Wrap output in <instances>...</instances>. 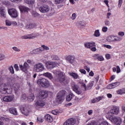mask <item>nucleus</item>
I'll return each mask as SVG.
<instances>
[{"mask_svg":"<svg viewBox=\"0 0 125 125\" xmlns=\"http://www.w3.org/2000/svg\"><path fill=\"white\" fill-rule=\"evenodd\" d=\"M69 74L70 76L72 77V78H73L74 79H77L79 78V75H78L77 73L71 72H69Z\"/></svg>","mask_w":125,"mask_h":125,"instance_id":"28","label":"nucleus"},{"mask_svg":"<svg viewBox=\"0 0 125 125\" xmlns=\"http://www.w3.org/2000/svg\"><path fill=\"white\" fill-rule=\"evenodd\" d=\"M34 99H35V96H34V94L33 93H31L27 98V100L29 102H32V101H34Z\"/></svg>","mask_w":125,"mask_h":125,"instance_id":"29","label":"nucleus"},{"mask_svg":"<svg viewBox=\"0 0 125 125\" xmlns=\"http://www.w3.org/2000/svg\"><path fill=\"white\" fill-rule=\"evenodd\" d=\"M107 88L108 89H113V88H115L114 87V85L112 83L109 84L107 86Z\"/></svg>","mask_w":125,"mask_h":125,"instance_id":"45","label":"nucleus"},{"mask_svg":"<svg viewBox=\"0 0 125 125\" xmlns=\"http://www.w3.org/2000/svg\"><path fill=\"white\" fill-rule=\"evenodd\" d=\"M84 46L86 48H89L91 49V51L95 52L96 51V45H95V42H89L87 43H85L84 44Z\"/></svg>","mask_w":125,"mask_h":125,"instance_id":"10","label":"nucleus"},{"mask_svg":"<svg viewBox=\"0 0 125 125\" xmlns=\"http://www.w3.org/2000/svg\"><path fill=\"white\" fill-rule=\"evenodd\" d=\"M0 17H1V18H6L5 8L4 7H0Z\"/></svg>","mask_w":125,"mask_h":125,"instance_id":"17","label":"nucleus"},{"mask_svg":"<svg viewBox=\"0 0 125 125\" xmlns=\"http://www.w3.org/2000/svg\"><path fill=\"white\" fill-rule=\"evenodd\" d=\"M25 28H26V29H33V28H35V24L33 23L27 24Z\"/></svg>","mask_w":125,"mask_h":125,"instance_id":"36","label":"nucleus"},{"mask_svg":"<svg viewBox=\"0 0 125 125\" xmlns=\"http://www.w3.org/2000/svg\"><path fill=\"white\" fill-rule=\"evenodd\" d=\"M21 113L23 115L27 117L29 116V114H30V109L27 107H23L21 109Z\"/></svg>","mask_w":125,"mask_h":125,"instance_id":"18","label":"nucleus"},{"mask_svg":"<svg viewBox=\"0 0 125 125\" xmlns=\"http://www.w3.org/2000/svg\"><path fill=\"white\" fill-rule=\"evenodd\" d=\"M44 105H45V104L43 102V101L41 100H38L35 103V107L36 108V109L41 108V107H43Z\"/></svg>","mask_w":125,"mask_h":125,"instance_id":"14","label":"nucleus"},{"mask_svg":"<svg viewBox=\"0 0 125 125\" xmlns=\"http://www.w3.org/2000/svg\"><path fill=\"white\" fill-rule=\"evenodd\" d=\"M9 111L10 114L14 115V116H17L18 115V112H17V109L15 107H12L9 109Z\"/></svg>","mask_w":125,"mask_h":125,"instance_id":"20","label":"nucleus"},{"mask_svg":"<svg viewBox=\"0 0 125 125\" xmlns=\"http://www.w3.org/2000/svg\"><path fill=\"white\" fill-rule=\"evenodd\" d=\"M104 25H105V26H110V21H109V20H106L104 21Z\"/></svg>","mask_w":125,"mask_h":125,"instance_id":"50","label":"nucleus"},{"mask_svg":"<svg viewBox=\"0 0 125 125\" xmlns=\"http://www.w3.org/2000/svg\"><path fill=\"white\" fill-rule=\"evenodd\" d=\"M37 122L42 124L43 122V119L42 117H39L37 118Z\"/></svg>","mask_w":125,"mask_h":125,"instance_id":"39","label":"nucleus"},{"mask_svg":"<svg viewBox=\"0 0 125 125\" xmlns=\"http://www.w3.org/2000/svg\"><path fill=\"white\" fill-rule=\"evenodd\" d=\"M45 70L44 65L42 62H38L35 64L33 66V71L36 73H41Z\"/></svg>","mask_w":125,"mask_h":125,"instance_id":"5","label":"nucleus"},{"mask_svg":"<svg viewBox=\"0 0 125 125\" xmlns=\"http://www.w3.org/2000/svg\"><path fill=\"white\" fill-rule=\"evenodd\" d=\"M67 61L70 63V64H73L74 61H75V56H68L66 58Z\"/></svg>","mask_w":125,"mask_h":125,"instance_id":"22","label":"nucleus"},{"mask_svg":"<svg viewBox=\"0 0 125 125\" xmlns=\"http://www.w3.org/2000/svg\"><path fill=\"white\" fill-rule=\"evenodd\" d=\"M39 10L42 13H47L49 16H52L55 13V10L54 9H51L47 5H43L39 7Z\"/></svg>","mask_w":125,"mask_h":125,"instance_id":"3","label":"nucleus"},{"mask_svg":"<svg viewBox=\"0 0 125 125\" xmlns=\"http://www.w3.org/2000/svg\"><path fill=\"white\" fill-rule=\"evenodd\" d=\"M67 93V92L65 90H61L57 94L56 98V101L57 103H62L64 101V97L65 94Z\"/></svg>","mask_w":125,"mask_h":125,"instance_id":"7","label":"nucleus"},{"mask_svg":"<svg viewBox=\"0 0 125 125\" xmlns=\"http://www.w3.org/2000/svg\"><path fill=\"white\" fill-rule=\"evenodd\" d=\"M73 90L76 93H77V94H81V92L79 91V89H78V88H77L76 86L73 87Z\"/></svg>","mask_w":125,"mask_h":125,"instance_id":"41","label":"nucleus"},{"mask_svg":"<svg viewBox=\"0 0 125 125\" xmlns=\"http://www.w3.org/2000/svg\"><path fill=\"white\" fill-rule=\"evenodd\" d=\"M115 78H116V76L115 75L111 76L110 79V82H112V81H114V80H115Z\"/></svg>","mask_w":125,"mask_h":125,"instance_id":"62","label":"nucleus"},{"mask_svg":"<svg viewBox=\"0 0 125 125\" xmlns=\"http://www.w3.org/2000/svg\"><path fill=\"white\" fill-rule=\"evenodd\" d=\"M116 72L117 74H119V73H121V68L119 66H116Z\"/></svg>","mask_w":125,"mask_h":125,"instance_id":"57","label":"nucleus"},{"mask_svg":"<svg viewBox=\"0 0 125 125\" xmlns=\"http://www.w3.org/2000/svg\"><path fill=\"white\" fill-rule=\"evenodd\" d=\"M12 49L16 52H20V51H21V50L16 46L13 47Z\"/></svg>","mask_w":125,"mask_h":125,"instance_id":"40","label":"nucleus"},{"mask_svg":"<svg viewBox=\"0 0 125 125\" xmlns=\"http://www.w3.org/2000/svg\"><path fill=\"white\" fill-rule=\"evenodd\" d=\"M56 66H57V62H48L46 63V67L47 68V69L50 70L53 69V68H55Z\"/></svg>","mask_w":125,"mask_h":125,"instance_id":"13","label":"nucleus"},{"mask_svg":"<svg viewBox=\"0 0 125 125\" xmlns=\"http://www.w3.org/2000/svg\"><path fill=\"white\" fill-rule=\"evenodd\" d=\"M0 120L5 121V122H9V119L6 117H0Z\"/></svg>","mask_w":125,"mask_h":125,"instance_id":"49","label":"nucleus"},{"mask_svg":"<svg viewBox=\"0 0 125 125\" xmlns=\"http://www.w3.org/2000/svg\"><path fill=\"white\" fill-rule=\"evenodd\" d=\"M122 4H123V0H119V2H118L119 8H121V7L122 6Z\"/></svg>","mask_w":125,"mask_h":125,"instance_id":"56","label":"nucleus"},{"mask_svg":"<svg viewBox=\"0 0 125 125\" xmlns=\"http://www.w3.org/2000/svg\"><path fill=\"white\" fill-rule=\"evenodd\" d=\"M102 31L104 33H106L108 31V27L107 26H104L102 28Z\"/></svg>","mask_w":125,"mask_h":125,"instance_id":"51","label":"nucleus"},{"mask_svg":"<svg viewBox=\"0 0 125 125\" xmlns=\"http://www.w3.org/2000/svg\"><path fill=\"white\" fill-rule=\"evenodd\" d=\"M102 98H103V97H101V96H99L96 98L97 102H99V101H100L101 100H102Z\"/></svg>","mask_w":125,"mask_h":125,"instance_id":"58","label":"nucleus"},{"mask_svg":"<svg viewBox=\"0 0 125 125\" xmlns=\"http://www.w3.org/2000/svg\"><path fill=\"white\" fill-rule=\"evenodd\" d=\"M19 88V84H14L13 85L11 86V88H8L7 87V85L4 83H2L0 84V92L2 94H6V93L9 94L12 92V90H18Z\"/></svg>","mask_w":125,"mask_h":125,"instance_id":"1","label":"nucleus"},{"mask_svg":"<svg viewBox=\"0 0 125 125\" xmlns=\"http://www.w3.org/2000/svg\"><path fill=\"white\" fill-rule=\"evenodd\" d=\"M52 72L54 75H56L57 77L58 78L57 81L64 84L67 83V80H66V79L65 78V73L57 70H54Z\"/></svg>","mask_w":125,"mask_h":125,"instance_id":"4","label":"nucleus"},{"mask_svg":"<svg viewBox=\"0 0 125 125\" xmlns=\"http://www.w3.org/2000/svg\"><path fill=\"white\" fill-rule=\"evenodd\" d=\"M21 39H31L30 35V34H28V35L23 36L21 37Z\"/></svg>","mask_w":125,"mask_h":125,"instance_id":"42","label":"nucleus"},{"mask_svg":"<svg viewBox=\"0 0 125 125\" xmlns=\"http://www.w3.org/2000/svg\"><path fill=\"white\" fill-rule=\"evenodd\" d=\"M104 47H105L106 48H107L108 49H111L112 48V46L110 45H107V44H103V45Z\"/></svg>","mask_w":125,"mask_h":125,"instance_id":"48","label":"nucleus"},{"mask_svg":"<svg viewBox=\"0 0 125 125\" xmlns=\"http://www.w3.org/2000/svg\"><path fill=\"white\" fill-rule=\"evenodd\" d=\"M37 83L40 86H42V87H48L50 85L49 81L45 78H40L37 80Z\"/></svg>","mask_w":125,"mask_h":125,"instance_id":"6","label":"nucleus"},{"mask_svg":"<svg viewBox=\"0 0 125 125\" xmlns=\"http://www.w3.org/2000/svg\"><path fill=\"white\" fill-rule=\"evenodd\" d=\"M24 2L29 4V5H34L35 3L34 0H24Z\"/></svg>","mask_w":125,"mask_h":125,"instance_id":"31","label":"nucleus"},{"mask_svg":"<svg viewBox=\"0 0 125 125\" xmlns=\"http://www.w3.org/2000/svg\"><path fill=\"white\" fill-rule=\"evenodd\" d=\"M30 39H35L40 36V34L39 33H35L30 34Z\"/></svg>","mask_w":125,"mask_h":125,"instance_id":"30","label":"nucleus"},{"mask_svg":"<svg viewBox=\"0 0 125 125\" xmlns=\"http://www.w3.org/2000/svg\"><path fill=\"white\" fill-rule=\"evenodd\" d=\"M20 68L21 70V71H22V72H24V73H27V72H28V69L30 68V65H29V64H28L27 62H25L23 63V65H20Z\"/></svg>","mask_w":125,"mask_h":125,"instance_id":"12","label":"nucleus"},{"mask_svg":"<svg viewBox=\"0 0 125 125\" xmlns=\"http://www.w3.org/2000/svg\"><path fill=\"white\" fill-rule=\"evenodd\" d=\"M77 18V14H76V13H73L71 17V19H72V20H75V19H76V18Z\"/></svg>","mask_w":125,"mask_h":125,"instance_id":"52","label":"nucleus"},{"mask_svg":"<svg viewBox=\"0 0 125 125\" xmlns=\"http://www.w3.org/2000/svg\"><path fill=\"white\" fill-rule=\"evenodd\" d=\"M99 125H110V124L107 121H103L99 124Z\"/></svg>","mask_w":125,"mask_h":125,"instance_id":"43","label":"nucleus"},{"mask_svg":"<svg viewBox=\"0 0 125 125\" xmlns=\"http://www.w3.org/2000/svg\"><path fill=\"white\" fill-rule=\"evenodd\" d=\"M5 59V56L2 54H0V61L3 60Z\"/></svg>","mask_w":125,"mask_h":125,"instance_id":"55","label":"nucleus"},{"mask_svg":"<svg viewBox=\"0 0 125 125\" xmlns=\"http://www.w3.org/2000/svg\"><path fill=\"white\" fill-rule=\"evenodd\" d=\"M109 120L112 124L117 125H121L122 123H123V119L121 117L117 116L109 117Z\"/></svg>","mask_w":125,"mask_h":125,"instance_id":"9","label":"nucleus"},{"mask_svg":"<svg viewBox=\"0 0 125 125\" xmlns=\"http://www.w3.org/2000/svg\"><path fill=\"white\" fill-rule=\"evenodd\" d=\"M84 68L85 69V70H86L87 71V72H88V73H89V71H90V68L89 67L85 66L84 67Z\"/></svg>","mask_w":125,"mask_h":125,"instance_id":"61","label":"nucleus"},{"mask_svg":"<svg viewBox=\"0 0 125 125\" xmlns=\"http://www.w3.org/2000/svg\"><path fill=\"white\" fill-rule=\"evenodd\" d=\"M80 73H81L82 74H83L84 75H85V74H86V71L84 69H80Z\"/></svg>","mask_w":125,"mask_h":125,"instance_id":"60","label":"nucleus"},{"mask_svg":"<svg viewBox=\"0 0 125 125\" xmlns=\"http://www.w3.org/2000/svg\"><path fill=\"white\" fill-rule=\"evenodd\" d=\"M95 37H100V32H99V30H96L95 31V33L94 34Z\"/></svg>","mask_w":125,"mask_h":125,"instance_id":"37","label":"nucleus"},{"mask_svg":"<svg viewBox=\"0 0 125 125\" xmlns=\"http://www.w3.org/2000/svg\"><path fill=\"white\" fill-rule=\"evenodd\" d=\"M65 0H55V2L56 4H59L60 3H62V2H64Z\"/></svg>","mask_w":125,"mask_h":125,"instance_id":"44","label":"nucleus"},{"mask_svg":"<svg viewBox=\"0 0 125 125\" xmlns=\"http://www.w3.org/2000/svg\"><path fill=\"white\" fill-rule=\"evenodd\" d=\"M76 124V121L74 118H70L66 120L63 124V125H74Z\"/></svg>","mask_w":125,"mask_h":125,"instance_id":"15","label":"nucleus"},{"mask_svg":"<svg viewBox=\"0 0 125 125\" xmlns=\"http://www.w3.org/2000/svg\"><path fill=\"white\" fill-rule=\"evenodd\" d=\"M51 114L53 115H58V112L56 110H53L51 111Z\"/></svg>","mask_w":125,"mask_h":125,"instance_id":"59","label":"nucleus"},{"mask_svg":"<svg viewBox=\"0 0 125 125\" xmlns=\"http://www.w3.org/2000/svg\"><path fill=\"white\" fill-rule=\"evenodd\" d=\"M8 13L12 18H17L18 17V12L14 8L9 9Z\"/></svg>","mask_w":125,"mask_h":125,"instance_id":"11","label":"nucleus"},{"mask_svg":"<svg viewBox=\"0 0 125 125\" xmlns=\"http://www.w3.org/2000/svg\"><path fill=\"white\" fill-rule=\"evenodd\" d=\"M48 95V94L46 91L42 90L39 93V97H42V98H46Z\"/></svg>","mask_w":125,"mask_h":125,"instance_id":"24","label":"nucleus"},{"mask_svg":"<svg viewBox=\"0 0 125 125\" xmlns=\"http://www.w3.org/2000/svg\"><path fill=\"white\" fill-rule=\"evenodd\" d=\"M14 98V96H5L3 98V101L5 102H10V101H12L13 99Z\"/></svg>","mask_w":125,"mask_h":125,"instance_id":"19","label":"nucleus"},{"mask_svg":"<svg viewBox=\"0 0 125 125\" xmlns=\"http://www.w3.org/2000/svg\"><path fill=\"white\" fill-rule=\"evenodd\" d=\"M42 48L45 50H49V47L47 46H45V45H42Z\"/></svg>","mask_w":125,"mask_h":125,"instance_id":"53","label":"nucleus"},{"mask_svg":"<svg viewBox=\"0 0 125 125\" xmlns=\"http://www.w3.org/2000/svg\"><path fill=\"white\" fill-rule=\"evenodd\" d=\"M52 60H60V58L57 55H52L51 56Z\"/></svg>","mask_w":125,"mask_h":125,"instance_id":"33","label":"nucleus"},{"mask_svg":"<svg viewBox=\"0 0 125 125\" xmlns=\"http://www.w3.org/2000/svg\"><path fill=\"white\" fill-rule=\"evenodd\" d=\"M113 83V84L114 85L113 86H114V88L115 87H117V86H119V85H120V82H115V83Z\"/></svg>","mask_w":125,"mask_h":125,"instance_id":"47","label":"nucleus"},{"mask_svg":"<svg viewBox=\"0 0 125 125\" xmlns=\"http://www.w3.org/2000/svg\"><path fill=\"white\" fill-rule=\"evenodd\" d=\"M104 112L109 118L113 117V115H118L120 113V107L116 105L113 106L111 108L108 107L104 110Z\"/></svg>","mask_w":125,"mask_h":125,"instance_id":"2","label":"nucleus"},{"mask_svg":"<svg viewBox=\"0 0 125 125\" xmlns=\"http://www.w3.org/2000/svg\"><path fill=\"white\" fill-rule=\"evenodd\" d=\"M87 125H98V124L95 122V121H91L89 122Z\"/></svg>","mask_w":125,"mask_h":125,"instance_id":"46","label":"nucleus"},{"mask_svg":"<svg viewBox=\"0 0 125 125\" xmlns=\"http://www.w3.org/2000/svg\"><path fill=\"white\" fill-rule=\"evenodd\" d=\"M19 8L21 12H28V11H30V9L25 6H20Z\"/></svg>","mask_w":125,"mask_h":125,"instance_id":"26","label":"nucleus"},{"mask_svg":"<svg viewBox=\"0 0 125 125\" xmlns=\"http://www.w3.org/2000/svg\"><path fill=\"white\" fill-rule=\"evenodd\" d=\"M118 37H119V38H121V41H122L123 40V37L125 36V33L123 31H120L118 32Z\"/></svg>","mask_w":125,"mask_h":125,"instance_id":"35","label":"nucleus"},{"mask_svg":"<svg viewBox=\"0 0 125 125\" xmlns=\"http://www.w3.org/2000/svg\"><path fill=\"white\" fill-rule=\"evenodd\" d=\"M43 76V77H45L46 78H48V79H49V80H53V76H52V74L49 72H46L43 73V74H41L39 76Z\"/></svg>","mask_w":125,"mask_h":125,"instance_id":"21","label":"nucleus"},{"mask_svg":"<svg viewBox=\"0 0 125 125\" xmlns=\"http://www.w3.org/2000/svg\"><path fill=\"white\" fill-rule=\"evenodd\" d=\"M44 119L48 122V123H52L53 122V118L51 117V115L47 114L44 116Z\"/></svg>","mask_w":125,"mask_h":125,"instance_id":"25","label":"nucleus"},{"mask_svg":"<svg viewBox=\"0 0 125 125\" xmlns=\"http://www.w3.org/2000/svg\"><path fill=\"white\" fill-rule=\"evenodd\" d=\"M122 38L118 36L110 35L106 38V41L108 42H121Z\"/></svg>","mask_w":125,"mask_h":125,"instance_id":"8","label":"nucleus"},{"mask_svg":"<svg viewBox=\"0 0 125 125\" xmlns=\"http://www.w3.org/2000/svg\"><path fill=\"white\" fill-rule=\"evenodd\" d=\"M9 71L12 73V74H14V69L13 66H10L9 67Z\"/></svg>","mask_w":125,"mask_h":125,"instance_id":"54","label":"nucleus"},{"mask_svg":"<svg viewBox=\"0 0 125 125\" xmlns=\"http://www.w3.org/2000/svg\"><path fill=\"white\" fill-rule=\"evenodd\" d=\"M82 86L84 88L85 90H88L89 89H91L92 86H93V83L92 82L90 83L87 86L85 85V83H82Z\"/></svg>","mask_w":125,"mask_h":125,"instance_id":"16","label":"nucleus"},{"mask_svg":"<svg viewBox=\"0 0 125 125\" xmlns=\"http://www.w3.org/2000/svg\"><path fill=\"white\" fill-rule=\"evenodd\" d=\"M94 58L95 59H98L99 61H104V58L103 56L100 55L98 54H96L93 56Z\"/></svg>","mask_w":125,"mask_h":125,"instance_id":"27","label":"nucleus"},{"mask_svg":"<svg viewBox=\"0 0 125 125\" xmlns=\"http://www.w3.org/2000/svg\"><path fill=\"white\" fill-rule=\"evenodd\" d=\"M40 53L39 51V48L34 49L31 52V54H40Z\"/></svg>","mask_w":125,"mask_h":125,"instance_id":"34","label":"nucleus"},{"mask_svg":"<svg viewBox=\"0 0 125 125\" xmlns=\"http://www.w3.org/2000/svg\"><path fill=\"white\" fill-rule=\"evenodd\" d=\"M105 58L106 59H107V60L110 59L111 58V55H110L109 54H106L105 55Z\"/></svg>","mask_w":125,"mask_h":125,"instance_id":"63","label":"nucleus"},{"mask_svg":"<svg viewBox=\"0 0 125 125\" xmlns=\"http://www.w3.org/2000/svg\"><path fill=\"white\" fill-rule=\"evenodd\" d=\"M74 97H75V95L73 93L70 92L67 96H66V100L67 102H70Z\"/></svg>","mask_w":125,"mask_h":125,"instance_id":"23","label":"nucleus"},{"mask_svg":"<svg viewBox=\"0 0 125 125\" xmlns=\"http://www.w3.org/2000/svg\"><path fill=\"white\" fill-rule=\"evenodd\" d=\"M91 102L92 103H97V101L96 100V98L93 99L91 100Z\"/></svg>","mask_w":125,"mask_h":125,"instance_id":"64","label":"nucleus"},{"mask_svg":"<svg viewBox=\"0 0 125 125\" xmlns=\"http://www.w3.org/2000/svg\"><path fill=\"white\" fill-rule=\"evenodd\" d=\"M117 94H119L120 95H122V94H125V89L123 88V89H119L118 90H117L116 91Z\"/></svg>","mask_w":125,"mask_h":125,"instance_id":"32","label":"nucleus"},{"mask_svg":"<svg viewBox=\"0 0 125 125\" xmlns=\"http://www.w3.org/2000/svg\"><path fill=\"white\" fill-rule=\"evenodd\" d=\"M5 24L6 26H11V25H12V21L7 20L5 21Z\"/></svg>","mask_w":125,"mask_h":125,"instance_id":"38","label":"nucleus"}]
</instances>
